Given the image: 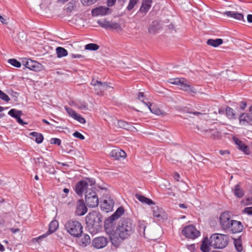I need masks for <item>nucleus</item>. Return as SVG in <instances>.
<instances>
[{
  "label": "nucleus",
  "mask_w": 252,
  "mask_h": 252,
  "mask_svg": "<svg viewBox=\"0 0 252 252\" xmlns=\"http://www.w3.org/2000/svg\"><path fill=\"white\" fill-rule=\"evenodd\" d=\"M8 114L11 117L15 118L16 120L18 117H21L22 114V111L17 110L14 109H11L8 113Z\"/></svg>",
  "instance_id": "nucleus-33"
},
{
  "label": "nucleus",
  "mask_w": 252,
  "mask_h": 252,
  "mask_svg": "<svg viewBox=\"0 0 252 252\" xmlns=\"http://www.w3.org/2000/svg\"><path fill=\"white\" fill-rule=\"evenodd\" d=\"M97 0H81L84 5H90L94 3Z\"/></svg>",
  "instance_id": "nucleus-45"
},
{
  "label": "nucleus",
  "mask_w": 252,
  "mask_h": 252,
  "mask_svg": "<svg viewBox=\"0 0 252 252\" xmlns=\"http://www.w3.org/2000/svg\"><path fill=\"white\" fill-rule=\"evenodd\" d=\"M8 62L11 64L12 65L16 67H20L21 65V63L18 62L17 60L14 59H9L8 60Z\"/></svg>",
  "instance_id": "nucleus-42"
},
{
  "label": "nucleus",
  "mask_w": 252,
  "mask_h": 252,
  "mask_svg": "<svg viewBox=\"0 0 252 252\" xmlns=\"http://www.w3.org/2000/svg\"><path fill=\"white\" fill-rule=\"evenodd\" d=\"M247 20L249 23H252V15L249 14L247 16Z\"/></svg>",
  "instance_id": "nucleus-60"
},
{
  "label": "nucleus",
  "mask_w": 252,
  "mask_h": 252,
  "mask_svg": "<svg viewBox=\"0 0 252 252\" xmlns=\"http://www.w3.org/2000/svg\"><path fill=\"white\" fill-rule=\"evenodd\" d=\"M50 143L52 144H57L60 145L61 144V140L60 139L53 138L50 140Z\"/></svg>",
  "instance_id": "nucleus-49"
},
{
  "label": "nucleus",
  "mask_w": 252,
  "mask_h": 252,
  "mask_svg": "<svg viewBox=\"0 0 252 252\" xmlns=\"http://www.w3.org/2000/svg\"><path fill=\"white\" fill-rule=\"evenodd\" d=\"M76 214L78 216H83L87 212V208L86 206L84 201L82 199L79 200L76 203Z\"/></svg>",
  "instance_id": "nucleus-21"
},
{
  "label": "nucleus",
  "mask_w": 252,
  "mask_h": 252,
  "mask_svg": "<svg viewBox=\"0 0 252 252\" xmlns=\"http://www.w3.org/2000/svg\"><path fill=\"white\" fill-rule=\"evenodd\" d=\"M228 237L227 235L221 234H214L210 237V245L216 249L225 248L228 244Z\"/></svg>",
  "instance_id": "nucleus-3"
},
{
  "label": "nucleus",
  "mask_w": 252,
  "mask_h": 252,
  "mask_svg": "<svg viewBox=\"0 0 252 252\" xmlns=\"http://www.w3.org/2000/svg\"><path fill=\"white\" fill-rule=\"evenodd\" d=\"M73 135L76 137L79 138L81 140H84L85 139V137L79 132L78 131H75L73 133Z\"/></svg>",
  "instance_id": "nucleus-50"
},
{
  "label": "nucleus",
  "mask_w": 252,
  "mask_h": 252,
  "mask_svg": "<svg viewBox=\"0 0 252 252\" xmlns=\"http://www.w3.org/2000/svg\"><path fill=\"white\" fill-rule=\"evenodd\" d=\"M246 106V103L245 102H242V105L241 106V108L244 109Z\"/></svg>",
  "instance_id": "nucleus-64"
},
{
  "label": "nucleus",
  "mask_w": 252,
  "mask_h": 252,
  "mask_svg": "<svg viewBox=\"0 0 252 252\" xmlns=\"http://www.w3.org/2000/svg\"><path fill=\"white\" fill-rule=\"evenodd\" d=\"M242 213L252 216V206L246 207L242 210Z\"/></svg>",
  "instance_id": "nucleus-46"
},
{
  "label": "nucleus",
  "mask_w": 252,
  "mask_h": 252,
  "mask_svg": "<svg viewBox=\"0 0 252 252\" xmlns=\"http://www.w3.org/2000/svg\"><path fill=\"white\" fill-rule=\"evenodd\" d=\"M249 111L251 113L249 114V120L252 122V105L250 107Z\"/></svg>",
  "instance_id": "nucleus-55"
},
{
  "label": "nucleus",
  "mask_w": 252,
  "mask_h": 252,
  "mask_svg": "<svg viewBox=\"0 0 252 252\" xmlns=\"http://www.w3.org/2000/svg\"><path fill=\"white\" fill-rule=\"evenodd\" d=\"M114 205L113 199L108 198L104 199L100 204V207L102 210L108 212L112 211Z\"/></svg>",
  "instance_id": "nucleus-19"
},
{
  "label": "nucleus",
  "mask_w": 252,
  "mask_h": 252,
  "mask_svg": "<svg viewBox=\"0 0 252 252\" xmlns=\"http://www.w3.org/2000/svg\"><path fill=\"white\" fill-rule=\"evenodd\" d=\"M116 0H107V5L108 6H113L116 2Z\"/></svg>",
  "instance_id": "nucleus-53"
},
{
  "label": "nucleus",
  "mask_w": 252,
  "mask_h": 252,
  "mask_svg": "<svg viewBox=\"0 0 252 252\" xmlns=\"http://www.w3.org/2000/svg\"><path fill=\"white\" fill-rule=\"evenodd\" d=\"M210 242L207 238L204 239L201 245L200 249L202 252H209L210 251Z\"/></svg>",
  "instance_id": "nucleus-24"
},
{
  "label": "nucleus",
  "mask_w": 252,
  "mask_h": 252,
  "mask_svg": "<svg viewBox=\"0 0 252 252\" xmlns=\"http://www.w3.org/2000/svg\"><path fill=\"white\" fill-rule=\"evenodd\" d=\"M64 108L68 114L72 118L79 122L80 123L84 124L86 123V120L80 114L77 113L71 108L65 106Z\"/></svg>",
  "instance_id": "nucleus-18"
},
{
  "label": "nucleus",
  "mask_w": 252,
  "mask_h": 252,
  "mask_svg": "<svg viewBox=\"0 0 252 252\" xmlns=\"http://www.w3.org/2000/svg\"><path fill=\"white\" fill-rule=\"evenodd\" d=\"M233 140L237 145L238 149L244 154L249 155L252 153V147H248L243 142L236 137H233Z\"/></svg>",
  "instance_id": "nucleus-13"
},
{
  "label": "nucleus",
  "mask_w": 252,
  "mask_h": 252,
  "mask_svg": "<svg viewBox=\"0 0 252 252\" xmlns=\"http://www.w3.org/2000/svg\"><path fill=\"white\" fill-rule=\"evenodd\" d=\"M144 104L148 107L150 111L153 114L158 116L164 115V112L161 111L159 108L156 107H152V104L150 102H144Z\"/></svg>",
  "instance_id": "nucleus-23"
},
{
  "label": "nucleus",
  "mask_w": 252,
  "mask_h": 252,
  "mask_svg": "<svg viewBox=\"0 0 252 252\" xmlns=\"http://www.w3.org/2000/svg\"><path fill=\"white\" fill-rule=\"evenodd\" d=\"M234 193L235 196L239 198H241L243 196L244 193L243 190L240 188L239 185H236L234 189Z\"/></svg>",
  "instance_id": "nucleus-31"
},
{
  "label": "nucleus",
  "mask_w": 252,
  "mask_h": 252,
  "mask_svg": "<svg viewBox=\"0 0 252 252\" xmlns=\"http://www.w3.org/2000/svg\"><path fill=\"white\" fill-rule=\"evenodd\" d=\"M187 249L189 250L191 252H193L195 250V244H191L187 245Z\"/></svg>",
  "instance_id": "nucleus-51"
},
{
  "label": "nucleus",
  "mask_w": 252,
  "mask_h": 252,
  "mask_svg": "<svg viewBox=\"0 0 252 252\" xmlns=\"http://www.w3.org/2000/svg\"><path fill=\"white\" fill-rule=\"evenodd\" d=\"M241 204L244 206L252 205V197L244 198L241 201Z\"/></svg>",
  "instance_id": "nucleus-41"
},
{
  "label": "nucleus",
  "mask_w": 252,
  "mask_h": 252,
  "mask_svg": "<svg viewBox=\"0 0 252 252\" xmlns=\"http://www.w3.org/2000/svg\"><path fill=\"white\" fill-rule=\"evenodd\" d=\"M97 24L99 26L105 29H110L112 22L106 20H99L97 21Z\"/></svg>",
  "instance_id": "nucleus-27"
},
{
  "label": "nucleus",
  "mask_w": 252,
  "mask_h": 252,
  "mask_svg": "<svg viewBox=\"0 0 252 252\" xmlns=\"http://www.w3.org/2000/svg\"><path fill=\"white\" fill-rule=\"evenodd\" d=\"M57 57L59 58L65 57L67 55V51L63 47H58L56 49Z\"/></svg>",
  "instance_id": "nucleus-29"
},
{
  "label": "nucleus",
  "mask_w": 252,
  "mask_h": 252,
  "mask_svg": "<svg viewBox=\"0 0 252 252\" xmlns=\"http://www.w3.org/2000/svg\"><path fill=\"white\" fill-rule=\"evenodd\" d=\"M85 201L87 205L92 208L97 206L99 202L95 192L91 189H88L86 191Z\"/></svg>",
  "instance_id": "nucleus-5"
},
{
  "label": "nucleus",
  "mask_w": 252,
  "mask_h": 252,
  "mask_svg": "<svg viewBox=\"0 0 252 252\" xmlns=\"http://www.w3.org/2000/svg\"><path fill=\"white\" fill-rule=\"evenodd\" d=\"M207 43L209 45L216 47L222 43V40L220 38L215 39H210L208 40Z\"/></svg>",
  "instance_id": "nucleus-30"
},
{
  "label": "nucleus",
  "mask_w": 252,
  "mask_h": 252,
  "mask_svg": "<svg viewBox=\"0 0 252 252\" xmlns=\"http://www.w3.org/2000/svg\"><path fill=\"white\" fill-rule=\"evenodd\" d=\"M182 234L185 237L195 239L200 236V232L192 225L185 226L182 231Z\"/></svg>",
  "instance_id": "nucleus-7"
},
{
  "label": "nucleus",
  "mask_w": 252,
  "mask_h": 252,
  "mask_svg": "<svg viewBox=\"0 0 252 252\" xmlns=\"http://www.w3.org/2000/svg\"><path fill=\"white\" fill-rule=\"evenodd\" d=\"M85 181H86L87 183H88V188L91 189H92L93 186L95 184V181L94 179H87Z\"/></svg>",
  "instance_id": "nucleus-48"
},
{
  "label": "nucleus",
  "mask_w": 252,
  "mask_h": 252,
  "mask_svg": "<svg viewBox=\"0 0 252 252\" xmlns=\"http://www.w3.org/2000/svg\"><path fill=\"white\" fill-rule=\"evenodd\" d=\"M91 85L94 87L95 93L98 95H102L105 91L109 90L110 92L113 88L105 83H101L96 80L93 79Z\"/></svg>",
  "instance_id": "nucleus-6"
},
{
  "label": "nucleus",
  "mask_w": 252,
  "mask_h": 252,
  "mask_svg": "<svg viewBox=\"0 0 252 252\" xmlns=\"http://www.w3.org/2000/svg\"><path fill=\"white\" fill-rule=\"evenodd\" d=\"M152 0H144L140 7V11L146 13L151 7Z\"/></svg>",
  "instance_id": "nucleus-25"
},
{
  "label": "nucleus",
  "mask_w": 252,
  "mask_h": 252,
  "mask_svg": "<svg viewBox=\"0 0 252 252\" xmlns=\"http://www.w3.org/2000/svg\"><path fill=\"white\" fill-rule=\"evenodd\" d=\"M59 223L57 220H53L49 224L48 232L39 237L34 238L32 239L33 242H39L43 238L46 237L48 235L54 232L58 228Z\"/></svg>",
  "instance_id": "nucleus-9"
},
{
  "label": "nucleus",
  "mask_w": 252,
  "mask_h": 252,
  "mask_svg": "<svg viewBox=\"0 0 252 252\" xmlns=\"http://www.w3.org/2000/svg\"><path fill=\"white\" fill-rule=\"evenodd\" d=\"M4 251V247L3 246V245H2L0 243V252H3Z\"/></svg>",
  "instance_id": "nucleus-63"
},
{
  "label": "nucleus",
  "mask_w": 252,
  "mask_h": 252,
  "mask_svg": "<svg viewBox=\"0 0 252 252\" xmlns=\"http://www.w3.org/2000/svg\"><path fill=\"white\" fill-rule=\"evenodd\" d=\"M230 224L229 228L227 231H230L233 233H239L242 231L243 226L240 221L232 220Z\"/></svg>",
  "instance_id": "nucleus-17"
},
{
  "label": "nucleus",
  "mask_w": 252,
  "mask_h": 252,
  "mask_svg": "<svg viewBox=\"0 0 252 252\" xmlns=\"http://www.w3.org/2000/svg\"><path fill=\"white\" fill-rule=\"evenodd\" d=\"M88 189V183L85 181L79 182L75 187V191L78 195H82L83 193Z\"/></svg>",
  "instance_id": "nucleus-20"
},
{
  "label": "nucleus",
  "mask_w": 252,
  "mask_h": 252,
  "mask_svg": "<svg viewBox=\"0 0 252 252\" xmlns=\"http://www.w3.org/2000/svg\"><path fill=\"white\" fill-rule=\"evenodd\" d=\"M5 178L0 179V186H3L6 184V182L4 180Z\"/></svg>",
  "instance_id": "nucleus-57"
},
{
  "label": "nucleus",
  "mask_w": 252,
  "mask_h": 252,
  "mask_svg": "<svg viewBox=\"0 0 252 252\" xmlns=\"http://www.w3.org/2000/svg\"><path fill=\"white\" fill-rule=\"evenodd\" d=\"M144 94L142 92H139L138 94V98L139 100L142 101L143 103L145 102L144 100Z\"/></svg>",
  "instance_id": "nucleus-52"
},
{
  "label": "nucleus",
  "mask_w": 252,
  "mask_h": 252,
  "mask_svg": "<svg viewBox=\"0 0 252 252\" xmlns=\"http://www.w3.org/2000/svg\"><path fill=\"white\" fill-rule=\"evenodd\" d=\"M16 120H17V122L19 124H21V125H24V124H25V123L23 122V121L21 119L20 117H18V119H17Z\"/></svg>",
  "instance_id": "nucleus-58"
},
{
  "label": "nucleus",
  "mask_w": 252,
  "mask_h": 252,
  "mask_svg": "<svg viewBox=\"0 0 252 252\" xmlns=\"http://www.w3.org/2000/svg\"><path fill=\"white\" fill-rule=\"evenodd\" d=\"M86 223L89 225L98 226L101 221L99 215L96 212H92L89 213L86 218Z\"/></svg>",
  "instance_id": "nucleus-10"
},
{
  "label": "nucleus",
  "mask_w": 252,
  "mask_h": 252,
  "mask_svg": "<svg viewBox=\"0 0 252 252\" xmlns=\"http://www.w3.org/2000/svg\"><path fill=\"white\" fill-rule=\"evenodd\" d=\"M137 1L138 0H130L129 4L127 6V9L128 10L132 9L137 3Z\"/></svg>",
  "instance_id": "nucleus-47"
},
{
  "label": "nucleus",
  "mask_w": 252,
  "mask_h": 252,
  "mask_svg": "<svg viewBox=\"0 0 252 252\" xmlns=\"http://www.w3.org/2000/svg\"><path fill=\"white\" fill-rule=\"evenodd\" d=\"M134 231V225L130 220H125L120 223L113 234H111V240L127 238Z\"/></svg>",
  "instance_id": "nucleus-1"
},
{
  "label": "nucleus",
  "mask_w": 252,
  "mask_h": 252,
  "mask_svg": "<svg viewBox=\"0 0 252 252\" xmlns=\"http://www.w3.org/2000/svg\"><path fill=\"white\" fill-rule=\"evenodd\" d=\"M0 98L6 102H8L10 100L9 97L1 90H0Z\"/></svg>",
  "instance_id": "nucleus-44"
},
{
  "label": "nucleus",
  "mask_w": 252,
  "mask_h": 252,
  "mask_svg": "<svg viewBox=\"0 0 252 252\" xmlns=\"http://www.w3.org/2000/svg\"><path fill=\"white\" fill-rule=\"evenodd\" d=\"M226 114L229 119H233L235 118L234 110L230 107H227L226 108Z\"/></svg>",
  "instance_id": "nucleus-37"
},
{
  "label": "nucleus",
  "mask_w": 252,
  "mask_h": 252,
  "mask_svg": "<svg viewBox=\"0 0 252 252\" xmlns=\"http://www.w3.org/2000/svg\"><path fill=\"white\" fill-rule=\"evenodd\" d=\"M124 213V210L122 207H119L112 216L113 220H116L121 217Z\"/></svg>",
  "instance_id": "nucleus-35"
},
{
  "label": "nucleus",
  "mask_w": 252,
  "mask_h": 252,
  "mask_svg": "<svg viewBox=\"0 0 252 252\" xmlns=\"http://www.w3.org/2000/svg\"><path fill=\"white\" fill-rule=\"evenodd\" d=\"M231 214L229 212H225L222 213L219 218L220 224L223 230H227L230 227V223H231Z\"/></svg>",
  "instance_id": "nucleus-8"
},
{
  "label": "nucleus",
  "mask_w": 252,
  "mask_h": 252,
  "mask_svg": "<svg viewBox=\"0 0 252 252\" xmlns=\"http://www.w3.org/2000/svg\"><path fill=\"white\" fill-rule=\"evenodd\" d=\"M99 46L94 43H90L85 45V49L87 50L96 51L98 49Z\"/></svg>",
  "instance_id": "nucleus-40"
},
{
  "label": "nucleus",
  "mask_w": 252,
  "mask_h": 252,
  "mask_svg": "<svg viewBox=\"0 0 252 252\" xmlns=\"http://www.w3.org/2000/svg\"><path fill=\"white\" fill-rule=\"evenodd\" d=\"M117 126L120 128L126 129H130L131 128V126L129 124L122 120L117 121Z\"/></svg>",
  "instance_id": "nucleus-34"
},
{
  "label": "nucleus",
  "mask_w": 252,
  "mask_h": 252,
  "mask_svg": "<svg viewBox=\"0 0 252 252\" xmlns=\"http://www.w3.org/2000/svg\"><path fill=\"white\" fill-rule=\"evenodd\" d=\"M70 56L72 58H80L81 57V55L79 54H72Z\"/></svg>",
  "instance_id": "nucleus-59"
},
{
  "label": "nucleus",
  "mask_w": 252,
  "mask_h": 252,
  "mask_svg": "<svg viewBox=\"0 0 252 252\" xmlns=\"http://www.w3.org/2000/svg\"><path fill=\"white\" fill-rule=\"evenodd\" d=\"M109 156L115 159H124L126 154L125 152L118 148L112 149L109 153Z\"/></svg>",
  "instance_id": "nucleus-16"
},
{
  "label": "nucleus",
  "mask_w": 252,
  "mask_h": 252,
  "mask_svg": "<svg viewBox=\"0 0 252 252\" xmlns=\"http://www.w3.org/2000/svg\"><path fill=\"white\" fill-rule=\"evenodd\" d=\"M111 10L105 6H99L92 10L93 17L104 16L111 13Z\"/></svg>",
  "instance_id": "nucleus-11"
},
{
  "label": "nucleus",
  "mask_w": 252,
  "mask_h": 252,
  "mask_svg": "<svg viewBox=\"0 0 252 252\" xmlns=\"http://www.w3.org/2000/svg\"><path fill=\"white\" fill-rule=\"evenodd\" d=\"M66 231L71 236L79 237L83 232V226L81 223L76 220H69L64 225Z\"/></svg>",
  "instance_id": "nucleus-2"
},
{
  "label": "nucleus",
  "mask_w": 252,
  "mask_h": 252,
  "mask_svg": "<svg viewBox=\"0 0 252 252\" xmlns=\"http://www.w3.org/2000/svg\"><path fill=\"white\" fill-rule=\"evenodd\" d=\"M110 29L115 30L117 32H120L123 30V28L120 24L112 22Z\"/></svg>",
  "instance_id": "nucleus-39"
},
{
  "label": "nucleus",
  "mask_w": 252,
  "mask_h": 252,
  "mask_svg": "<svg viewBox=\"0 0 252 252\" xmlns=\"http://www.w3.org/2000/svg\"><path fill=\"white\" fill-rule=\"evenodd\" d=\"M79 108L82 110H86L87 109V105L85 103L81 104L79 106Z\"/></svg>",
  "instance_id": "nucleus-56"
},
{
  "label": "nucleus",
  "mask_w": 252,
  "mask_h": 252,
  "mask_svg": "<svg viewBox=\"0 0 252 252\" xmlns=\"http://www.w3.org/2000/svg\"><path fill=\"white\" fill-rule=\"evenodd\" d=\"M220 153L221 155H224L225 154L227 153L228 154L229 152L227 151H220Z\"/></svg>",
  "instance_id": "nucleus-62"
},
{
  "label": "nucleus",
  "mask_w": 252,
  "mask_h": 252,
  "mask_svg": "<svg viewBox=\"0 0 252 252\" xmlns=\"http://www.w3.org/2000/svg\"><path fill=\"white\" fill-rule=\"evenodd\" d=\"M153 215L158 220H163L167 219V215L164 210L158 206L153 207Z\"/></svg>",
  "instance_id": "nucleus-15"
},
{
  "label": "nucleus",
  "mask_w": 252,
  "mask_h": 252,
  "mask_svg": "<svg viewBox=\"0 0 252 252\" xmlns=\"http://www.w3.org/2000/svg\"><path fill=\"white\" fill-rule=\"evenodd\" d=\"M90 237L89 235L85 234L81 239L80 241V245L85 247L90 243Z\"/></svg>",
  "instance_id": "nucleus-32"
},
{
  "label": "nucleus",
  "mask_w": 252,
  "mask_h": 252,
  "mask_svg": "<svg viewBox=\"0 0 252 252\" xmlns=\"http://www.w3.org/2000/svg\"><path fill=\"white\" fill-rule=\"evenodd\" d=\"M23 64L27 68L35 71L41 70L42 67L41 63L29 59L23 60Z\"/></svg>",
  "instance_id": "nucleus-12"
},
{
  "label": "nucleus",
  "mask_w": 252,
  "mask_h": 252,
  "mask_svg": "<svg viewBox=\"0 0 252 252\" xmlns=\"http://www.w3.org/2000/svg\"><path fill=\"white\" fill-rule=\"evenodd\" d=\"M234 244L236 250L238 252H242L243 250V246L242 245V242L240 239H235L234 240Z\"/></svg>",
  "instance_id": "nucleus-38"
},
{
  "label": "nucleus",
  "mask_w": 252,
  "mask_h": 252,
  "mask_svg": "<svg viewBox=\"0 0 252 252\" xmlns=\"http://www.w3.org/2000/svg\"><path fill=\"white\" fill-rule=\"evenodd\" d=\"M168 82L171 84L178 85L180 88L188 93L194 94L196 90L190 86L188 81L183 78H176L170 79Z\"/></svg>",
  "instance_id": "nucleus-4"
},
{
  "label": "nucleus",
  "mask_w": 252,
  "mask_h": 252,
  "mask_svg": "<svg viewBox=\"0 0 252 252\" xmlns=\"http://www.w3.org/2000/svg\"><path fill=\"white\" fill-rule=\"evenodd\" d=\"M156 252H165V246L164 245H158L155 247Z\"/></svg>",
  "instance_id": "nucleus-43"
},
{
  "label": "nucleus",
  "mask_w": 252,
  "mask_h": 252,
  "mask_svg": "<svg viewBox=\"0 0 252 252\" xmlns=\"http://www.w3.org/2000/svg\"><path fill=\"white\" fill-rule=\"evenodd\" d=\"M30 135L35 138L34 140L37 144L41 143L44 139L43 136L41 133L36 132H32L30 133Z\"/></svg>",
  "instance_id": "nucleus-28"
},
{
  "label": "nucleus",
  "mask_w": 252,
  "mask_h": 252,
  "mask_svg": "<svg viewBox=\"0 0 252 252\" xmlns=\"http://www.w3.org/2000/svg\"><path fill=\"white\" fill-rule=\"evenodd\" d=\"M0 21L3 24H6V20L4 19L1 16H0Z\"/></svg>",
  "instance_id": "nucleus-61"
},
{
  "label": "nucleus",
  "mask_w": 252,
  "mask_h": 252,
  "mask_svg": "<svg viewBox=\"0 0 252 252\" xmlns=\"http://www.w3.org/2000/svg\"><path fill=\"white\" fill-rule=\"evenodd\" d=\"M108 241L107 239L104 237H98L94 238L92 241L93 246L97 249H102L105 247Z\"/></svg>",
  "instance_id": "nucleus-14"
},
{
  "label": "nucleus",
  "mask_w": 252,
  "mask_h": 252,
  "mask_svg": "<svg viewBox=\"0 0 252 252\" xmlns=\"http://www.w3.org/2000/svg\"><path fill=\"white\" fill-rule=\"evenodd\" d=\"M135 197L139 201L142 203H145L148 205L154 204V202L152 200L140 194H136L135 195Z\"/></svg>",
  "instance_id": "nucleus-26"
},
{
  "label": "nucleus",
  "mask_w": 252,
  "mask_h": 252,
  "mask_svg": "<svg viewBox=\"0 0 252 252\" xmlns=\"http://www.w3.org/2000/svg\"><path fill=\"white\" fill-rule=\"evenodd\" d=\"M223 15L229 18H233L238 20H243L244 16L242 13L235 11H226L223 13Z\"/></svg>",
  "instance_id": "nucleus-22"
},
{
  "label": "nucleus",
  "mask_w": 252,
  "mask_h": 252,
  "mask_svg": "<svg viewBox=\"0 0 252 252\" xmlns=\"http://www.w3.org/2000/svg\"><path fill=\"white\" fill-rule=\"evenodd\" d=\"M239 123L241 125H245L249 120V114L243 113L239 117Z\"/></svg>",
  "instance_id": "nucleus-36"
},
{
  "label": "nucleus",
  "mask_w": 252,
  "mask_h": 252,
  "mask_svg": "<svg viewBox=\"0 0 252 252\" xmlns=\"http://www.w3.org/2000/svg\"><path fill=\"white\" fill-rule=\"evenodd\" d=\"M173 176L175 180H176L177 181H179L180 176V175L178 173H177V172L174 173Z\"/></svg>",
  "instance_id": "nucleus-54"
}]
</instances>
